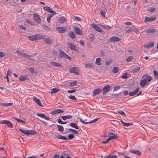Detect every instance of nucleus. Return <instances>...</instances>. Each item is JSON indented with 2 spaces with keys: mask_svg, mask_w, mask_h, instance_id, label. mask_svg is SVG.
I'll return each mask as SVG.
<instances>
[{
  "mask_svg": "<svg viewBox=\"0 0 158 158\" xmlns=\"http://www.w3.org/2000/svg\"><path fill=\"white\" fill-rule=\"evenodd\" d=\"M142 78H145L141 80L140 82V85L141 87L143 88L147 84V81L148 82H149L152 81V77L151 76L148 75L147 74H145L143 76Z\"/></svg>",
  "mask_w": 158,
  "mask_h": 158,
  "instance_id": "f257e3e1",
  "label": "nucleus"
},
{
  "mask_svg": "<svg viewBox=\"0 0 158 158\" xmlns=\"http://www.w3.org/2000/svg\"><path fill=\"white\" fill-rule=\"evenodd\" d=\"M19 130L22 133L27 135L36 134L37 132L34 130H24L21 128L19 129Z\"/></svg>",
  "mask_w": 158,
  "mask_h": 158,
  "instance_id": "f03ea898",
  "label": "nucleus"
},
{
  "mask_svg": "<svg viewBox=\"0 0 158 158\" xmlns=\"http://www.w3.org/2000/svg\"><path fill=\"white\" fill-rule=\"evenodd\" d=\"M79 71V69L78 67H73L69 69V71L70 73H73L77 75H79L80 73L78 71Z\"/></svg>",
  "mask_w": 158,
  "mask_h": 158,
  "instance_id": "7ed1b4c3",
  "label": "nucleus"
},
{
  "mask_svg": "<svg viewBox=\"0 0 158 158\" xmlns=\"http://www.w3.org/2000/svg\"><path fill=\"white\" fill-rule=\"evenodd\" d=\"M0 124H6L8 127L10 128H12L13 127V126L12 123L8 120H4L0 121Z\"/></svg>",
  "mask_w": 158,
  "mask_h": 158,
  "instance_id": "20e7f679",
  "label": "nucleus"
},
{
  "mask_svg": "<svg viewBox=\"0 0 158 158\" xmlns=\"http://www.w3.org/2000/svg\"><path fill=\"white\" fill-rule=\"evenodd\" d=\"M121 39L117 36H113L110 38L108 40V42L111 43L117 41H119Z\"/></svg>",
  "mask_w": 158,
  "mask_h": 158,
  "instance_id": "39448f33",
  "label": "nucleus"
},
{
  "mask_svg": "<svg viewBox=\"0 0 158 158\" xmlns=\"http://www.w3.org/2000/svg\"><path fill=\"white\" fill-rule=\"evenodd\" d=\"M34 20L35 22L38 23H40L41 22V20L39 16L37 14H34L33 15Z\"/></svg>",
  "mask_w": 158,
  "mask_h": 158,
  "instance_id": "423d86ee",
  "label": "nucleus"
},
{
  "mask_svg": "<svg viewBox=\"0 0 158 158\" xmlns=\"http://www.w3.org/2000/svg\"><path fill=\"white\" fill-rule=\"evenodd\" d=\"M110 88V86L109 85H107L105 86L102 89L103 94L104 95L109 92Z\"/></svg>",
  "mask_w": 158,
  "mask_h": 158,
  "instance_id": "0eeeda50",
  "label": "nucleus"
},
{
  "mask_svg": "<svg viewBox=\"0 0 158 158\" xmlns=\"http://www.w3.org/2000/svg\"><path fill=\"white\" fill-rule=\"evenodd\" d=\"M43 9L47 12L52 14H56V13L55 11H53L51 8L48 6H45L43 7Z\"/></svg>",
  "mask_w": 158,
  "mask_h": 158,
  "instance_id": "6e6552de",
  "label": "nucleus"
},
{
  "mask_svg": "<svg viewBox=\"0 0 158 158\" xmlns=\"http://www.w3.org/2000/svg\"><path fill=\"white\" fill-rule=\"evenodd\" d=\"M99 119V118H95L91 121H89L88 122H85L81 118H80V121L81 123H83L84 124H87L88 123H95V122H96Z\"/></svg>",
  "mask_w": 158,
  "mask_h": 158,
  "instance_id": "1a4fd4ad",
  "label": "nucleus"
},
{
  "mask_svg": "<svg viewBox=\"0 0 158 158\" xmlns=\"http://www.w3.org/2000/svg\"><path fill=\"white\" fill-rule=\"evenodd\" d=\"M108 135L110 137H111V139H117L118 138V136L116 134L114 133L113 132H110L109 133Z\"/></svg>",
  "mask_w": 158,
  "mask_h": 158,
  "instance_id": "9d476101",
  "label": "nucleus"
},
{
  "mask_svg": "<svg viewBox=\"0 0 158 158\" xmlns=\"http://www.w3.org/2000/svg\"><path fill=\"white\" fill-rule=\"evenodd\" d=\"M58 51L59 52V57L60 58H64L66 53L60 49H59Z\"/></svg>",
  "mask_w": 158,
  "mask_h": 158,
  "instance_id": "9b49d317",
  "label": "nucleus"
},
{
  "mask_svg": "<svg viewBox=\"0 0 158 158\" xmlns=\"http://www.w3.org/2000/svg\"><path fill=\"white\" fill-rule=\"evenodd\" d=\"M56 29L60 33H64L66 31V29L65 28L58 27H56Z\"/></svg>",
  "mask_w": 158,
  "mask_h": 158,
  "instance_id": "f8f14e48",
  "label": "nucleus"
},
{
  "mask_svg": "<svg viewBox=\"0 0 158 158\" xmlns=\"http://www.w3.org/2000/svg\"><path fill=\"white\" fill-rule=\"evenodd\" d=\"M155 42H149L147 43L146 44H144V46L146 48H150L153 47L154 45Z\"/></svg>",
  "mask_w": 158,
  "mask_h": 158,
  "instance_id": "ddd939ff",
  "label": "nucleus"
},
{
  "mask_svg": "<svg viewBox=\"0 0 158 158\" xmlns=\"http://www.w3.org/2000/svg\"><path fill=\"white\" fill-rule=\"evenodd\" d=\"M91 27L98 32H102V30L95 24H91Z\"/></svg>",
  "mask_w": 158,
  "mask_h": 158,
  "instance_id": "4468645a",
  "label": "nucleus"
},
{
  "mask_svg": "<svg viewBox=\"0 0 158 158\" xmlns=\"http://www.w3.org/2000/svg\"><path fill=\"white\" fill-rule=\"evenodd\" d=\"M74 31L76 34L80 35H82V32L79 28L75 27Z\"/></svg>",
  "mask_w": 158,
  "mask_h": 158,
  "instance_id": "2eb2a0df",
  "label": "nucleus"
},
{
  "mask_svg": "<svg viewBox=\"0 0 158 158\" xmlns=\"http://www.w3.org/2000/svg\"><path fill=\"white\" fill-rule=\"evenodd\" d=\"M33 100L34 101H35L36 103L37 104L40 106L43 107V106L42 105V104H41V102L40 100L39 99H38L36 97H34L33 98Z\"/></svg>",
  "mask_w": 158,
  "mask_h": 158,
  "instance_id": "dca6fc26",
  "label": "nucleus"
},
{
  "mask_svg": "<svg viewBox=\"0 0 158 158\" xmlns=\"http://www.w3.org/2000/svg\"><path fill=\"white\" fill-rule=\"evenodd\" d=\"M156 19V17H153L152 18L146 17L145 18L144 21L145 23H146L148 22L153 21L155 20Z\"/></svg>",
  "mask_w": 158,
  "mask_h": 158,
  "instance_id": "f3484780",
  "label": "nucleus"
},
{
  "mask_svg": "<svg viewBox=\"0 0 158 158\" xmlns=\"http://www.w3.org/2000/svg\"><path fill=\"white\" fill-rule=\"evenodd\" d=\"M68 45L69 46V47L71 49L74 51L76 50V47L74 44L68 42Z\"/></svg>",
  "mask_w": 158,
  "mask_h": 158,
  "instance_id": "a211bd4d",
  "label": "nucleus"
},
{
  "mask_svg": "<svg viewBox=\"0 0 158 158\" xmlns=\"http://www.w3.org/2000/svg\"><path fill=\"white\" fill-rule=\"evenodd\" d=\"M101 91L102 89H101L98 88L95 89L94 90L93 96H95L96 95L101 92Z\"/></svg>",
  "mask_w": 158,
  "mask_h": 158,
  "instance_id": "6ab92c4d",
  "label": "nucleus"
},
{
  "mask_svg": "<svg viewBox=\"0 0 158 158\" xmlns=\"http://www.w3.org/2000/svg\"><path fill=\"white\" fill-rule=\"evenodd\" d=\"M37 115L42 118H44L46 120H50L49 117H46L44 114L38 113L37 114Z\"/></svg>",
  "mask_w": 158,
  "mask_h": 158,
  "instance_id": "aec40b11",
  "label": "nucleus"
},
{
  "mask_svg": "<svg viewBox=\"0 0 158 158\" xmlns=\"http://www.w3.org/2000/svg\"><path fill=\"white\" fill-rule=\"evenodd\" d=\"M139 88L138 87L134 91L129 93V94L130 96H133L137 93L139 91Z\"/></svg>",
  "mask_w": 158,
  "mask_h": 158,
  "instance_id": "412c9836",
  "label": "nucleus"
},
{
  "mask_svg": "<svg viewBox=\"0 0 158 158\" xmlns=\"http://www.w3.org/2000/svg\"><path fill=\"white\" fill-rule=\"evenodd\" d=\"M36 36L37 40L44 39L45 37V35L40 34H36Z\"/></svg>",
  "mask_w": 158,
  "mask_h": 158,
  "instance_id": "4be33fe9",
  "label": "nucleus"
},
{
  "mask_svg": "<svg viewBox=\"0 0 158 158\" xmlns=\"http://www.w3.org/2000/svg\"><path fill=\"white\" fill-rule=\"evenodd\" d=\"M44 40L45 43L47 44H51L52 43V41L51 39L49 38H45L44 39Z\"/></svg>",
  "mask_w": 158,
  "mask_h": 158,
  "instance_id": "5701e85b",
  "label": "nucleus"
},
{
  "mask_svg": "<svg viewBox=\"0 0 158 158\" xmlns=\"http://www.w3.org/2000/svg\"><path fill=\"white\" fill-rule=\"evenodd\" d=\"M66 21L64 17H60L58 19V22L61 23H63Z\"/></svg>",
  "mask_w": 158,
  "mask_h": 158,
  "instance_id": "b1692460",
  "label": "nucleus"
},
{
  "mask_svg": "<svg viewBox=\"0 0 158 158\" xmlns=\"http://www.w3.org/2000/svg\"><path fill=\"white\" fill-rule=\"evenodd\" d=\"M130 152L133 153L135 154H137L138 155H141V152H140L138 150H130Z\"/></svg>",
  "mask_w": 158,
  "mask_h": 158,
  "instance_id": "393cba45",
  "label": "nucleus"
},
{
  "mask_svg": "<svg viewBox=\"0 0 158 158\" xmlns=\"http://www.w3.org/2000/svg\"><path fill=\"white\" fill-rule=\"evenodd\" d=\"M28 38L31 41L37 40V39H36V34L32 35L29 36H28Z\"/></svg>",
  "mask_w": 158,
  "mask_h": 158,
  "instance_id": "a878e982",
  "label": "nucleus"
},
{
  "mask_svg": "<svg viewBox=\"0 0 158 158\" xmlns=\"http://www.w3.org/2000/svg\"><path fill=\"white\" fill-rule=\"evenodd\" d=\"M156 31V30L154 29L149 28L146 30V33H154Z\"/></svg>",
  "mask_w": 158,
  "mask_h": 158,
  "instance_id": "bb28decb",
  "label": "nucleus"
},
{
  "mask_svg": "<svg viewBox=\"0 0 158 158\" xmlns=\"http://www.w3.org/2000/svg\"><path fill=\"white\" fill-rule=\"evenodd\" d=\"M72 127L74 128L77 129H78L79 128L77 124L75 123H72L70 124H69Z\"/></svg>",
  "mask_w": 158,
  "mask_h": 158,
  "instance_id": "cd10ccee",
  "label": "nucleus"
},
{
  "mask_svg": "<svg viewBox=\"0 0 158 158\" xmlns=\"http://www.w3.org/2000/svg\"><path fill=\"white\" fill-rule=\"evenodd\" d=\"M121 122L126 127H129L130 126L133 125L132 123H125L123 122L122 120H121Z\"/></svg>",
  "mask_w": 158,
  "mask_h": 158,
  "instance_id": "c85d7f7f",
  "label": "nucleus"
},
{
  "mask_svg": "<svg viewBox=\"0 0 158 158\" xmlns=\"http://www.w3.org/2000/svg\"><path fill=\"white\" fill-rule=\"evenodd\" d=\"M69 36L72 39H74L76 37V35L73 32L71 31L68 34Z\"/></svg>",
  "mask_w": 158,
  "mask_h": 158,
  "instance_id": "c756f323",
  "label": "nucleus"
},
{
  "mask_svg": "<svg viewBox=\"0 0 158 158\" xmlns=\"http://www.w3.org/2000/svg\"><path fill=\"white\" fill-rule=\"evenodd\" d=\"M51 64H52L55 67H61L62 66V65L60 63L55 62L54 61H52L51 63Z\"/></svg>",
  "mask_w": 158,
  "mask_h": 158,
  "instance_id": "7c9ffc66",
  "label": "nucleus"
},
{
  "mask_svg": "<svg viewBox=\"0 0 158 158\" xmlns=\"http://www.w3.org/2000/svg\"><path fill=\"white\" fill-rule=\"evenodd\" d=\"M23 56V57H27L28 59H30L31 60H35L34 59H31V58H30V57H31V56H29V55H27V54H26V53H23V56Z\"/></svg>",
  "mask_w": 158,
  "mask_h": 158,
  "instance_id": "2f4dec72",
  "label": "nucleus"
},
{
  "mask_svg": "<svg viewBox=\"0 0 158 158\" xmlns=\"http://www.w3.org/2000/svg\"><path fill=\"white\" fill-rule=\"evenodd\" d=\"M72 117V116L70 115L62 116L61 117V118H62L64 120H65L67 119L71 118Z\"/></svg>",
  "mask_w": 158,
  "mask_h": 158,
  "instance_id": "473e14b6",
  "label": "nucleus"
},
{
  "mask_svg": "<svg viewBox=\"0 0 158 158\" xmlns=\"http://www.w3.org/2000/svg\"><path fill=\"white\" fill-rule=\"evenodd\" d=\"M68 130L71 131L72 133H74L76 135H79V134L78 132L76 130L72 129L71 128L68 129Z\"/></svg>",
  "mask_w": 158,
  "mask_h": 158,
  "instance_id": "72a5a7b5",
  "label": "nucleus"
},
{
  "mask_svg": "<svg viewBox=\"0 0 158 158\" xmlns=\"http://www.w3.org/2000/svg\"><path fill=\"white\" fill-rule=\"evenodd\" d=\"M140 68L139 67H137L134 69H132L131 72L133 73H135L138 72L140 70Z\"/></svg>",
  "mask_w": 158,
  "mask_h": 158,
  "instance_id": "f704fd0d",
  "label": "nucleus"
},
{
  "mask_svg": "<svg viewBox=\"0 0 158 158\" xmlns=\"http://www.w3.org/2000/svg\"><path fill=\"white\" fill-rule=\"evenodd\" d=\"M101 59L100 58H97L96 59L95 63L98 65H101Z\"/></svg>",
  "mask_w": 158,
  "mask_h": 158,
  "instance_id": "c9c22d12",
  "label": "nucleus"
},
{
  "mask_svg": "<svg viewBox=\"0 0 158 158\" xmlns=\"http://www.w3.org/2000/svg\"><path fill=\"white\" fill-rule=\"evenodd\" d=\"M54 15V14H50L48 15L47 18V22L48 23H49L50 22L51 18Z\"/></svg>",
  "mask_w": 158,
  "mask_h": 158,
  "instance_id": "e433bc0d",
  "label": "nucleus"
},
{
  "mask_svg": "<svg viewBox=\"0 0 158 158\" xmlns=\"http://www.w3.org/2000/svg\"><path fill=\"white\" fill-rule=\"evenodd\" d=\"M59 91V89L56 88H54L52 89L51 93V94H53L55 93L58 92Z\"/></svg>",
  "mask_w": 158,
  "mask_h": 158,
  "instance_id": "4c0bfd02",
  "label": "nucleus"
},
{
  "mask_svg": "<svg viewBox=\"0 0 158 158\" xmlns=\"http://www.w3.org/2000/svg\"><path fill=\"white\" fill-rule=\"evenodd\" d=\"M12 105H13L12 103H2V106H6V107L11 106Z\"/></svg>",
  "mask_w": 158,
  "mask_h": 158,
  "instance_id": "58836bf2",
  "label": "nucleus"
},
{
  "mask_svg": "<svg viewBox=\"0 0 158 158\" xmlns=\"http://www.w3.org/2000/svg\"><path fill=\"white\" fill-rule=\"evenodd\" d=\"M58 130L60 131H62L64 130L63 127L61 125H57V126Z\"/></svg>",
  "mask_w": 158,
  "mask_h": 158,
  "instance_id": "ea45409f",
  "label": "nucleus"
},
{
  "mask_svg": "<svg viewBox=\"0 0 158 158\" xmlns=\"http://www.w3.org/2000/svg\"><path fill=\"white\" fill-rule=\"evenodd\" d=\"M113 61V60L112 59H110L109 60H107L106 61L105 64L106 65H109Z\"/></svg>",
  "mask_w": 158,
  "mask_h": 158,
  "instance_id": "a19ab883",
  "label": "nucleus"
},
{
  "mask_svg": "<svg viewBox=\"0 0 158 158\" xmlns=\"http://www.w3.org/2000/svg\"><path fill=\"white\" fill-rule=\"evenodd\" d=\"M153 73L156 79H158V73L156 71V70H154L153 71Z\"/></svg>",
  "mask_w": 158,
  "mask_h": 158,
  "instance_id": "79ce46f5",
  "label": "nucleus"
},
{
  "mask_svg": "<svg viewBox=\"0 0 158 158\" xmlns=\"http://www.w3.org/2000/svg\"><path fill=\"white\" fill-rule=\"evenodd\" d=\"M77 81H73L70 82V86H74L77 85Z\"/></svg>",
  "mask_w": 158,
  "mask_h": 158,
  "instance_id": "37998d69",
  "label": "nucleus"
},
{
  "mask_svg": "<svg viewBox=\"0 0 158 158\" xmlns=\"http://www.w3.org/2000/svg\"><path fill=\"white\" fill-rule=\"evenodd\" d=\"M112 71L114 73H117L118 71V69L117 67H114L113 68Z\"/></svg>",
  "mask_w": 158,
  "mask_h": 158,
  "instance_id": "c03bdc74",
  "label": "nucleus"
},
{
  "mask_svg": "<svg viewBox=\"0 0 158 158\" xmlns=\"http://www.w3.org/2000/svg\"><path fill=\"white\" fill-rule=\"evenodd\" d=\"M85 66L86 68H91L93 66L91 63H87L85 64Z\"/></svg>",
  "mask_w": 158,
  "mask_h": 158,
  "instance_id": "a18cd8bd",
  "label": "nucleus"
},
{
  "mask_svg": "<svg viewBox=\"0 0 158 158\" xmlns=\"http://www.w3.org/2000/svg\"><path fill=\"white\" fill-rule=\"evenodd\" d=\"M27 78L25 77H23L22 76H20L19 79L21 81H24L26 80Z\"/></svg>",
  "mask_w": 158,
  "mask_h": 158,
  "instance_id": "49530a36",
  "label": "nucleus"
},
{
  "mask_svg": "<svg viewBox=\"0 0 158 158\" xmlns=\"http://www.w3.org/2000/svg\"><path fill=\"white\" fill-rule=\"evenodd\" d=\"M134 57L132 56H129L126 59V61L127 62H130L133 59Z\"/></svg>",
  "mask_w": 158,
  "mask_h": 158,
  "instance_id": "de8ad7c7",
  "label": "nucleus"
},
{
  "mask_svg": "<svg viewBox=\"0 0 158 158\" xmlns=\"http://www.w3.org/2000/svg\"><path fill=\"white\" fill-rule=\"evenodd\" d=\"M118 112L119 114H120L121 115L123 116H126V114L122 110H120L118 111Z\"/></svg>",
  "mask_w": 158,
  "mask_h": 158,
  "instance_id": "09e8293b",
  "label": "nucleus"
},
{
  "mask_svg": "<svg viewBox=\"0 0 158 158\" xmlns=\"http://www.w3.org/2000/svg\"><path fill=\"white\" fill-rule=\"evenodd\" d=\"M127 73H124L121 77V78L124 79H126L128 78V77H127Z\"/></svg>",
  "mask_w": 158,
  "mask_h": 158,
  "instance_id": "8fccbe9b",
  "label": "nucleus"
},
{
  "mask_svg": "<svg viewBox=\"0 0 158 158\" xmlns=\"http://www.w3.org/2000/svg\"><path fill=\"white\" fill-rule=\"evenodd\" d=\"M69 98L70 99L75 100H77V99L74 96L70 95L69 96Z\"/></svg>",
  "mask_w": 158,
  "mask_h": 158,
  "instance_id": "3c124183",
  "label": "nucleus"
},
{
  "mask_svg": "<svg viewBox=\"0 0 158 158\" xmlns=\"http://www.w3.org/2000/svg\"><path fill=\"white\" fill-rule=\"evenodd\" d=\"M68 140L69 139H72L74 137V135L73 134H70L68 135Z\"/></svg>",
  "mask_w": 158,
  "mask_h": 158,
  "instance_id": "603ef678",
  "label": "nucleus"
},
{
  "mask_svg": "<svg viewBox=\"0 0 158 158\" xmlns=\"http://www.w3.org/2000/svg\"><path fill=\"white\" fill-rule=\"evenodd\" d=\"M100 13L101 15L103 17L105 16V14L106 12L104 10H101L100 11Z\"/></svg>",
  "mask_w": 158,
  "mask_h": 158,
  "instance_id": "864d4df0",
  "label": "nucleus"
},
{
  "mask_svg": "<svg viewBox=\"0 0 158 158\" xmlns=\"http://www.w3.org/2000/svg\"><path fill=\"white\" fill-rule=\"evenodd\" d=\"M19 27V28L23 30L24 31L26 30V28L23 25H20Z\"/></svg>",
  "mask_w": 158,
  "mask_h": 158,
  "instance_id": "5fc2aeb1",
  "label": "nucleus"
},
{
  "mask_svg": "<svg viewBox=\"0 0 158 158\" xmlns=\"http://www.w3.org/2000/svg\"><path fill=\"white\" fill-rule=\"evenodd\" d=\"M43 27L44 29H46L47 30H48L50 29L49 27H48L46 25H44L43 26Z\"/></svg>",
  "mask_w": 158,
  "mask_h": 158,
  "instance_id": "6e6d98bb",
  "label": "nucleus"
},
{
  "mask_svg": "<svg viewBox=\"0 0 158 158\" xmlns=\"http://www.w3.org/2000/svg\"><path fill=\"white\" fill-rule=\"evenodd\" d=\"M12 73V71L10 70V69H8V70L7 71V75L10 76V74Z\"/></svg>",
  "mask_w": 158,
  "mask_h": 158,
  "instance_id": "4d7b16f0",
  "label": "nucleus"
},
{
  "mask_svg": "<svg viewBox=\"0 0 158 158\" xmlns=\"http://www.w3.org/2000/svg\"><path fill=\"white\" fill-rule=\"evenodd\" d=\"M155 7H152L148 10L150 12H152L155 11Z\"/></svg>",
  "mask_w": 158,
  "mask_h": 158,
  "instance_id": "13d9d810",
  "label": "nucleus"
},
{
  "mask_svg": "<svg viewBox=\"0 0 158 158\" xmlns=\"http://www.w3.org/2000/svg\"><path fill=\"white\" fill-rule=\"evenodd\" d=\"M65 55L66 56H65L64 58H65L69 60H70L71 59V57L69 56L67 54H66Z\"/></svg>",
  "mask_w": 158,
  "mask_h": 158,
  "instance_id": "bf43d9fd",
  "label": "nucleus"
},
{
  "mask_svg": "<svg viewBox=\"0 0 158 158\" xmlns=\"http://www.w3.org/2000/svg\"><path fill=\"white\" fill-rule=\"evenodd\" d=\"M16 52L20 56H22L23 52L19 50H17Z\"/></svg>",
  "mask_w": 158,
  "mask_h": 158,
  "instance_id": "052dcab7",
  "label": "nucleus"
},
{
  "mask_svg": "<svg viewBox=\"0 0 158 158\" xmlns=\"http://www.w3.org/2000/svg\"><path fill=\"white\" fill-rule=\"evenodd\" d=\"M60 139L63 140H68V139L66 137L61 135Z\"/></svg>",
  "mask_w": 158,
  "mask_h": 158,
  "instance_id": "680f3d73",
  "label": "nucleus"
},
{
  "mask_svg": "<svg viewBox=\"0 0 158 158\" xmlns=\"http://www.w3.org/2000/svg\"><path fill=\"white\" fill-rule=\"evenodd\" d=\"M76 91V89H72L70 90H68L67 92L70 93H72L75 92Z\"/></svg>",
  "mask_w": 158,
  "mask_h": 158,
  "instance_id": "e2e57ef3",
  "label": "nucleus"
},
{
  "mask_svg": "<svg viewBox=\"0 0 158 158\" xmlns=\"http://www.w3.org/2000/svg\"><path fill=\"white\" fill-rule=\"evenodd\" d=\"M29 70L31 71L32 73H34L35 72L34 69L32 68H30L29 69Z\"/></svg>",
  "mask_w": 158,
  "mask_h": 158,
  "instance_id": "0e129e2a",
  "label": "nucleus"
},
{
  "mask_svg": "<svg viewBox=\"0 0 158 158\" xmlns=\"http://www.w3.org/2000/svg\"><path fill=\"white\" fill-rule=\"evenodd\" d=\"M120 88V86H116L115 87L114 89V91H116L118 90Z\"/></svg>",
  "mask_w": 158,
  "mask_h": 158,
  "instance_id": "69168bd1",
  "label": "nucleus"
},
{
  "mask_svg": "<svg viewBox=\"0 0 158 158\" xmlns=\"http://www.w3.org/2000/svg\"><path fill=\"white\" fill-rule=\"evenodd\" d=\"M133 31V30H131V29H127V30H126V31L127 33H129V32H131L132 31Z\"/></svg>",
  "mask_w": 158,
  "mask_h": 158,
  "instance_id": "338daca9",
  "label": "nucleus"
},
{
  "mask_svg": "<svg viewBox=\"0 0 158 158\" xmlns=\"http://www.w3.org/2000/svg\"><path fill=\"white\" fill-rule=\"evenodd\" d=\"M110 158H118L117 156L116 155H110Z\"/></svg>",
  "mask_w": 158,
  "mask_h": 158,
  "instance_id": "774afa93",
  "label": "nucleus"
}]
</instances>
